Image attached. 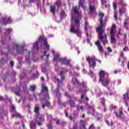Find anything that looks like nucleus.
I'll list each match as a JSON object with an SVG mask.
<instances>
[{
	"instance_id": "obj_31",
	"label": "nucleus",
	"mask_w": 129,
	"mask_h": 129,
	"mask_svg": "<svg viewBox=\"0 0 129 129\" xmlns=\"http://www.w3.org/2000/svg\"><path fill=\"white\" fill-rule=\"evenodd\" d=\"M60 124L61 126H65L66 125H67V122L63 120L61 122Z\"/></svg>"
},
{
	"instance_id": "obj_18",
	"label": "nucleus",
	"mask_w": 129,
	"mask_h": 129,
	"mask_svg": "<svg viewBox=\"0 0 129 129\" xmlns=\"http://www.w3.org/2000/svg\"><path fill=\"white\" fill-rule=\"evenodd\" d=\"M85 3V0H80L79 2V7H82V8L84 9V5L83 4Z\"/></svg>"
},
{
	"instance_id": "obj_44",
	"label": "nucleus",
	"mask_w": 129,
	"mask_h": 129,
	"mask_svg": "<svg viewBox=\"0 0 129 129\" xmlns=\"http://www.w3.org/2000/svg\"><path fill=\"white\" fill-rule=\"evenodd\" d=\"M106 122L108 124V125L112 126V124H113L112 121H111V123L110 124L109 123V121L108 120H106Z\"/></svg>"
},
{
	"instance_id": "obj_25",
	"label": "nucleus",
	"mask_w": 129,
	"mask_h": 129,
	"mask_svg": "<svg viewBox=\"0 0 129 129\" xmlns=\"http://www.w3.org/2000/svg\"><path fill=\"white\" fill-rule=\"evenodd\" d=\"M89 10H90V14H92V13H93V11H94L95 10V7H94L93 6H91V5L90 4Z\"/></svg>"
},
{
	"instance_id": "obj_37",
	"label": "nucleus",
	"mask_w": 129,
	"mask_h": 129,
	"mask_svg": "<svg viewBox=\"0 0 129 129\" xmlns=\"http://www.w3.org/2000/svg\"><path fill=\"white\" fill-rule=\"evenodd\" d=\"M99 15L100 16V19H103V17H104V14L102 12H100L99 13Z\"/></svg>"
},
{
	"instance_id": "obj_34",
	"label": "nucleus",
	"mask_w": 129,
	"mask_h": 129,
	"mask_svg": "<svg viewBox=\"0 0 129 129\" xmlns=\"http://www.w3.org/2000/svg\"><path fill=\"white\" fill-rule=\"evenodd\" d=\"M98 48L99 51H100V52H102V53H103L104 50H103V47H102V46L100 45L98 46Z\"/></svg>"
},
{
	"instance_id": "obj_56",
	"label": "nucleus",
	"mask_w": 129,
	"mask_h": 129,
	"mask_svg": "<svg viewBox=\"0 0 129 129\" xmlns=\"http://www.w3.org/2000/svg\"><path fill=\"white\" fill-rule=\"evenodd\" d=\"M7 77V76H6V75H5V76H4V77L3 78V81H4V82H6V79Z\"/></svg>"
},
{
	"instance_id": "obj_35",
	"label": "nucleus",
	"mask_w": 129,
	"mask_h": 129,
	"mask_svg": "<svg viewBox=\"0 0 129 129\" xmlns=\"http://www.w3.org/2000/svg\"><path fill=\"white\" fill-rule=\"evenodd\" d=\"M114 18L115 21H117V12L116 11L114 12Z\"/></svg>"
},
{
	"instance_id": "obj_62",
	"label": "nucleus",
	"mask_w": 129,
	"mask_h": 129,
	"mask_svg": "<svg viewBox=\"0 0 129 129\" xmlns=\"http://www.w3.org/2000/svg\"><path fill=\"white\" fill-rule=\"evenodd\" d=\"M85 27H88V22H87V21L85 22Z\"/></svg>"
},
{
	"instance_id": "obj_6",
	"label": "nucleus",
	"mask_w": 129,
	"mask_h": 129,
	"mask_svg": "<svg viewBox=\"0 0 129 129\" xmlns=\"http://www.w3.org/2000/svg\"><path fill=\"white\" fill-rule=\"evenodd\" d=\"M14 48L16 49L17 54H19L20 55H23L25 50H27L24 49V48H25V45H19L18 44H16L14 46Z\"/></svg>"
},
{
	"instance_id": "obj_14",
	"label": "nucleus",
	"mask_w": 129,
	"mask_h": 129,
	"mask_svg": "<svg viewBox=\"0 0 129 129\" xmlns=\"http://www.w3.org/2000/svg\"><path fill=\"white\" fill-rule=\"evenodd\" d=\"M129 91L127 90V92L123 95V99L124 100H128L129 99Z\"/></svg>"
},
{
	"instance_id": "obj_13",
	"label": "nucleus",
	"mask_w": 129,
	"mask_h": 129,
	"mask_svg": "<svg viewBox=\"0 0 129 129\" xmlns=\"http://www.w3.org/2000/svg\"><path fill=\"white\" fill-rule=\"evenodd\" d=\"M59 88H60V87L58 86L55 91L56 96L57 98L61 97V93H60V90H59Z\"/></svg>"
},
{
	"instance_id": "obj_3",
	"label": "nucleus",
	"mask_w": 129,
	"mask_h": 129,
	"mask_svg": "<svg viewBox=\"0 0 129 129\" xmlns=\"http://www.w3.org/2000/svg\"><path fill=\"white\" fill-rule=\"evenodd\" d=\"M54 61H56V65H58V61H59L61 62V65H69L70 66V61L71 59H67V57L61 58L60 57V55L55 56L54 58Z\"/></svg>"
},
{
	"instance_id": "obj_58",
	"label": "nucleus",
	"mask_w": 129,
	"mask_h": 129,
	"mask_svg": "<svg viewBox=\"0 0 129 129\" xmlns=\"http://www.w3.org/2000/svg\"><path fill=\"white\" fill-rule=\"evenodd\" d=\"M32 76H33V79H36L37 75H36L35 74H34L32 75Z\"/></svg>"
},
{
	"instance_id": "obj_40",
	"label": "nucleus",
	"mask_w": 129,
	"mask_h": 129,
	"mask_svg": "<svg viewBox=\"0 0 129 129\" xmlns=\"http://www.w3.org/2000/svg\"><path fill=\"white\" fill-rule=\"evenodd\" d=\"M55 5L57 6V8H60V7H61V3L59 2H56Z\"/></svg>"
},
{
	"instance_id": "obj_30",
	"label": "nucleus",
	"mask_w": 129,
	"mask_h": 129,
	"mask_svg": "<svg viewBox=\"0 0 129 129\" xmlns=\"http://www.w3.org/2000/svg\"><path fill=\"white\" fill-rule=\"evenodd\" d=\"M30 89L31 91L34 92L36 90V86L32 85L30 86Z\"/></svg>"
},
{
	"instance_id": "obj_46",
	"label": "nucleus",
	"mask_w": 129,
	"mask_h": 129,
	"mask_svg": "<svg viewBox=\"0 0 129 129\" xmlns=\"http://www.w3.org/2000/svg\"><path fill=\"white\" fill-rule=\"evenodd\" d=\"M95 44L96 45V46L99 47V46H100V42H99V41H97L95 42Z\"/></svg>"
},
{
	"instance_id": "obj_12",
	"label": "nucleus",
	"mask_w": 129,
	"mask_h": 129,
	"mask_svg": "<svg viewBox=\"0 0 129 129\" xmlns=\"http://www.w3.org/2000/svg\"><path fill=\"white\" fill-rule=\"evenodd\" d=\"M99 81H100L102 79H104V78L105 77V72H104V71H100L99 73Z\"/></svg>"
},
{
	"instance_id": "obj_42",
	"label": "nucleus",
	"mask_w": 129,
	"mask_h": 129,
	"mask_svg": "<svg viewBox=\"0 0 129 129\" xmlns=\"http://www.w3.org/2000/svg\"><path fill=\"white\" fill-rule=\"evenodd\" d=\"M65 96H67V97H69V98H70V99H71L72 97L69 94H68V93L66 92L64 94Z\"/></svg>"
},
{
	"instance_id": "obj_61",
	"label": "nucleus",
	"mask_w": 129,
	"mask_h": 129,
	"mask_svg": "<svg viewBox=\"0 0 129 129\" xmlns=\"http://www.w3.org/2000/svg\"><path fill=\"white\" fill-rule=\"evenodd\" d=\"M65 113H66V117H69V115L68 112L66 111V112H65Z\"/></svg>"
},
{
	"instance_id": "obj_16",
	"label": "nucleus",
	"mask_w": 129,
	"mask_h": 129,
	"mask_svg": "<svg viewBox=\"0 0 129 129\" xmlns=\"http://www.w3.org/2000/svg\"><path fill=\"white\" fill-rule=\"evenodd\" d=\"M100 103L101 106H105V99L104 98H101L100 99Z\"/></svg>"
},
{
	"instance_id": "obj_32",
	"label": "nucleus",
	"mask_w": 129,
	"mask_h": 129,
	"mask_svg": "<svg viewBox=\"0 0 129 129\" xmlns=\"http://www.w3.org/2000/svg\"><path fill=\"white\" fill-rule=\"evenodd\" d=\"M5 30L9 35H10V34H11V32H13V29L11 28L6 29Z\"/></svg>"
},
{
	"instance_id": "obj_20",
	"label": "nucleus",
	"mask_w": 129,
	"mask_h": 129,
	"mask_svg": "<svg viewBox=\"0 0 129 129\" xmlns=\"http://www.w3.org/2000/svg\"><path fill=\"white\" fill-rule=\"evenodd\" d=\"M47 127L48 129H53V123L52 122V121H51V120L49 121V123L47 125Z\"/></svg>"
},
{
	"instance_id": "obj_21",
	"label": "nucleus",
	"mask_w": 129,
	"mask_h": 129,
	"mask_svg": "<svg viewBox=\"0 0 129 129\" xmlns=\"http://www.w3.org/2000/svg\"><path fill=\"white\" fill-rule=\"evenodd\" d=\"M72 83L75 86H76V84H77L78 85H80L79 81H78V80H77V79L76 78H75V81L74 80H72Z\"/></svg>"
},
{
	"instance_id": "obj_49",
	"label": "nucleus",
	"mask_w": 129,
	"mask_h": 129,
	"mask_svg": "<svg viewBox=\"0 0 129 129\" xmlns=\"http://www.w3.org/2000/svg\"><path fill=\"white\" fill-rule=\"evenodd\" d=\"M94 128V124H92L88 129Z\"/></svg>"
},
{
	"instance_id": "obj_36",
	"label": "nucleus",
	"mask_w": 129,
	"mask_h": 129,
	"mask_svg": "<svg viewBox=\"0 0 129 129\" xmlns=\"http://www.w3.org/2000/svg\"><path fill=\"white\" fill-rule=\"evenodd\" d=\"M113 7L115 12H116V10H117V6L116 3H113Z\"/></svg>"
},
{
	"instance_id": "obj_11",
	"label": "nucleus",
	"mask_w": 129,
	"mask_h": 129,
	"mask_svg": "<svg viewBox=\"0 0 129 129\" xmlns=\"http://www.w3.org/2000/svg\"><path fill=\"white\" fill-rule=\"evenodd\" d=\"M2 20L3 21V24L5 25V26H6V25L7 24H12V19H11L10 17H9L7 20L5 18H3Z\"/></svg>"
},
{
	"instance_id": "obj_24",
	"label": "nucleus",
	"mask_w": 129,
	"mask_h": 129,
	"mask_svg": "<svg viewBox=\"0 0 129 129\" xmlns=\"http://www.w3.org/2000/svg\"><path fill=\"white\" fill-rule=\"evenodd\" d=\"M70 105L71 107H75V102L72 99H70L69 100Z\"/></svg>"
},
{
	"instance_id": "obj_47",
	"label": "nucleus",
	"mask_w": 129,
	"mask_h": 129,
	"mask_svg": "<svg viewBox=\"0 0 129 129\" xmlns=\"http://www.w3.org/2000/svg\"><path fill=\"white\" fill-rule=\"evenodd\" d=\"M86 106L88 108H92V106L90 105L88 103H86Z\"/></svg>"
},
{
	"instance_id": "obj_60",
	"label": "nucleus",
	"mask_w": 129,
	"mask_h": 129,
	"mask_svg": "<svg viewBox=\"0 0 129 129\" xmlns=\"http://www.w3.org/2000/svg\"><path fill=\"white\" fill-rule=\"evenodd\" d=\"M61 105H63V106H64L65 107V106H66V102H63L62 103H61Z\"/></svg>"
},
{
	"instance_id": "obj_51",
	"label": "nucleus",
	"mask_w": 129,
	"mask_h": 129,
	"mask_svg": "<svg viewBox=\"0 0 129 129\" xmlns=\"http://www.w3.org/2000/svg\"><path fill=\"white\" fill-rule=\"evenodd\" d=\"M37 1L38 0H29V3H36V2H37Z\"/></svg>"
},
{
	"instance_id": "obj_8",
	"label": "nucleus",
	"mask_w": 129,
	"mask_h": 129,
	"mask_svg": "<svg viewBox=\"0 0 129 129\" xmlns=\"http://www.w3.org/2000/svg\"><path fill=\"white\" fill-rule=\"evenodd\" d=\"M87 61H88L89 64H90V67L94 68L96 66V60L93 59V58L88 56L86 58Z\"/></svg>"
},
{
	"instance_id": "obj_5",
	"label": "nucleus",
	"mask_w": 129,
	"mask_h": 129,
	"mask_svg": "<svg viewBox=\"0 0 129 129\" xmlns=\"http://www.w3.org/2000/svg\"><path fill=\"white\" fill-rule=\"evenodd\" d=\"M116 28V26L113 24L111 28L110 31V43L113 45H115L116 44V39L114 37V29Z\"/></svg>"
},
{
	"instance_id": "obj_52",
	"label": "nucleus",
	"mask_w": 129,
	"mask_h": 129,
	"mask_svg": "<svg viewBox=\"0 0 129 129\" xmlns=\"http://www.w3.org/2000/svg\"><path fill=\"white\" fill-rule=\"evenodd\" d=\"M118 35H120V36H122V34H121V33L120 29L118 30V34L117 35V36H118Z\"/></svg>"
},
{
	"instance_id": "obj_39",
	"label": "nucleus",
	"mask_w": 129,
	"mask_h": 129,
	"mask_svg": "<svg viewBox=\"0 0 129 129\" xmlns=\"http://www.w3.org/2000/svg\"><path fill=\"white\" fill-rule=\"evenodd\" d=\"M119 13L120 14V15H122V14H124L125 13V11H123L122 10V9H120L119 10Z\"/></svg>"
},
{
	"instance_id": "obj_2",
	"label": "nucleus",
	"mask_w": 129,
	"mask_h": 129,
	"mask_svg": "<svg viewBox=\"0 0 129 129\" xmlns=\"http://www.w3.org/2000/svg\"><path fill=\"white\" fill-rule=\"evenodd\" d=\"M80 20H81V16H79V18L75 20V25L72 24L70 32L72 34H76L77 36H79V29L80 28Z\"/></svg>"
},
{
	"instance_id": "obj_59",
	"label": "nucleus",
	"mask_w": 129,
	"mask_h": 129,
	"mask_svg": "<svg viewBox=\"0 0 129 129\" xmlns=\"http://www.w3.org/2000/svg\"><path fill=\"white\" fill-rule=\"evenodd\" d=\"M73 115H74V118H76V117H77L78 116V113H77V114L74 113Z\"/></svg>"
},
{
	"instance_id": "obj_4",
	"label": "nucleus",
	"mask_w": 129,
	"mask_h": 129,
	"mask_svg": "<svg viewBox=\"0 0 129 129\" xmlns=\"http://www.w3.org/2000/svg\"><path fill=\"white\" fill-rule=\"evenodd\" d=\"M43 42V46H45L46 49H49L50 48V45L48 44V41H47V38L43 36H40L39 37V41L35 42L36 50L38 51L39 50V42Z\"/></svg>"
},
{
	"instance_id": "obj_55",
	"label": "nucleus",
	"mask_w": 129,
	"mask_h": 129,
	"mask_svg": "<svg viewBox=\"0 0 129 129\" xmlns=\"http://www.w3.org/2000/svg\"><path fill=\"white\" fill-rule=\"evenodd\" d=\"M46 54H47V51H44V55L41 56L42 59H43V58H44V56H46Z\"/></svg>"
},
{
	"instance_id": "obj_26",
	"label": "nucleus",
	"mask_w": 129,
	"mask_h": 129,
	"mask_svg": "<svg viewBox=\"0 0 129 129\" xmlns=\"http://www.w3.org/2000/svg\"><path fill=\"white\" fill-rule=\"evenodd\" d=\"M114 113L116 114V116H117V117H120L122 114H123V112H122V111L120 110L119 114H117V112H116V111H115Z\"/></svg>"
},
{
	"instance_id": "obj_28",
	"label": "nucleus",
	"mask_w": 129,
	"mask_h": 129,
	"mask_svg": "<svg viewBox=\"0 0 129 129\" xmlns=\"http://www.w3.org/2000/svg\"><path fill=\"white\" fill-rule=\"evenodd\" d=\"M30 126L31 129H35V127H36V124L33 122H31L30 123Z\"/></svg>"
},
{
	"instance_id": "obj_48",
	"label": "nucleus",
	"mask_w": 129,
	"mask_h": 129,
	"mask_svg": "<svg viewBox=\"0 0 129 129\" xmlns=\"http://www.w3.org/2000/svg\"><path fill=\"white\" fill-rule=\"evenodd\" d=\"M107 50H108V51L109 52V53H111V52H112V49H111V48H110V47H108L107 48Z\"/></svg>"
},
{
	"instance_id": "obj_9",
	"label": "nucleus",
	"mask_w": 129,
	"mask_h": 129,
	"mask_svg": "<svg viewBox=\"0 0 129 129\" xmlns=\"http://www.w3.org/2000/svg\"><path fill=\"white\" fill-rule=\"evenodd\" d=\"M110 80L108 78L103 79L99 81V82H101L103 86L107 87V86L109 84Z\"/></svg>"
},
{
	"instance_id": "obj_57",
	"label": "nucleus",
	"mask_w": 129,
	"mask_h": 129,
	"mask_svg": "<svg viewBox=\"0 0 129 129\" xmlns=\"http://www.w3.org/2000/svg\"><path fill=\"white\" fill-rule=\"evenodd\" d=\"M56 124L59 125L60 124V119H58L56 121Z\"/></svg>"
},
{
	"instance_id": "obj_54",
	"label": "nucleus",
	"mask_w": 129,
	"mask_h": 129,
	"mask_svg": "<svg viewBox=\"0 0 129 129\" xmlns=\"http://www.w3.org/2000/svg\"><path fill=\"white\" fill-rule=\"evenodd\" d=\"M104 107V112H106V110H107V108H106V105L105 106H103Z\"/></svg>"
},
{
	"instance_id": "obj_43",
	"label": "nucleus",
	"mask_w": 129,
	"mask_h": 129,
	"mask_svg": "<svg viewBox=\"0 0 129 129\" xmlns=\"http://www.w3.org/2000/svg\"><path fill=\"white\" fill-rule=\"evenodd\" d=\"M117 5L119 6H123V5H124V3H123V1H120V3H117Z\"/></svg>"
},
{
	"instance_id": "obj_15",
	"label": "nucleus",
	"mask_w": 129,
	"mask_h": 129,
	"mask_svg": "<svg viewBox=\"0 0 129 129\" xmlns=\"http://www.w3.org/2000/svg\"><path fill=\"white\" fill-rule=\"evenodd\" d=\"M80 122L81 123L80 129H87L85 126V121L84 120H80Z\"/></svg>"
},
{
	"instance_id": "obj_27",
	"label": "nucleus",
	"mask_w": 129,
	"mask_h": 129,
	"mask_svg": "<svg viewBox=\"0 0 129 129\" xmlns=\"http://www.w3.org/2000/svg\"><path fill=\"white\" fill-rule=\"evenodd\" d=\"M36 122L42 121V117L38 115L36 117Z\"/></svg>"
},
{
	"instance_id": "obj_45",
	"label": "nucleus",
	"mask_w": 129,
	"mask_h": 129,
	"mask_svg": "<svg viewBox=\"0 0 129 129\" xmlns=\"http://www.w3.org/2000/svg\"><path fill=\"white\" fill-rule=\"evenodd\" d=\"M20 92H21L20 91H18L17 92H15V93H16V95H17L18 96H20L21 95Z\"/></svg>"
},
{
	"instance_id": "obj_10",
	"label": "nucleus",
	"mask_w": 129,
	"mask_h": 129,
	"mask_svg": "<svg viewBox=\"0 0 129 129\" xmlns=\"http://www.w3.org/2000/svg\"><path fill=\"white\" fill-rule=\"evenodd\" d=\"M50 97H49V95L48 94H44L43 96V98L40 99V100H46V103H45V105L47 106V107H50L51 106V104L47 100V99H49Z\"/></svg>"
},
{
	"instance_id": "obj_1",
	"label": "nucleus",
	"mask_w": 129,
	"mask_h": 129,
	"mask_svg": "<svg viewBox=\"0 0 129 129\" xmlns=\"http://www.w3.org/2000/svg\"><path fill=\"white\" fill-rule=\"evenodd\" d=\"M100 26L96 28V32L98 33V38L103 43V45H105L108 44L107 41V34L105 33V29H103L104 24H103V19H99Z\"/></svg>"
},
{
	"instance_id": "obj_23",
	"label": "nucleus",
	"mask_w": 129,
	"mask_h": 129,
	"mask_svg": "<svg viewBox=\"0 0 129 129\" xmlns=\"http://www.w3.org/2000/svg\"><path fill=\"white\" fill-rule=\"evenodd\" d=\"M73 10L74 12V13L75 15H78V16H79V12H78V9L77 6H75V7H73Z\"/></svg>"
},
{
	"instance_id": "obj_63",
	"label": "nucleus",
	"mask_w": 129,
	"mask_h": 129,
	"mask_svg": "<svg viewBox=\"0 0 129 129\" xmlns=\"http://www.w3.org/2000/svg\"><path fill=\"white\" fill-rule=\"evenodd\" d=\"M42 107L44 109V108H45V107H46V104H43Z\"/></svg>"
},
{
	"instance_id": "obj_7",
	"label": "nucleus",
	"mask_w": 129,
	"mask_h": 129,
	"mask_svg": "<svg viewBox=\"0 0 129 129\" xmlns=\"http://www.w3.org/2000/svg\"><path fill=\"white\" fill-rule=\"evenodd\" d=\"M62 74H63V71H61L59 73L60 76H61V80H60V79H59V78H57V77L56 76H54L55 81L57 82L58 87H60V85L62 84V83H63V82L62 81V80H64V79H65V77H63Z\"/></svg>"
},
{
	"instance_id": "obj_38",
	"label": "nucleus",
	"mask_w": 129,
	"mask_h": 129,
	"mask_svg": "<svg viewBox=\"0 0 129 129\" xmlns=\"http://www.w3.org/2000/svg\"><path fill=\"white\" fill-rule=\"evenodd\" d=\"M16 110V107L15 106L12 105V108L10 109V112H14V111Z\"/></svg>"
},
{
	"instance_id": "obj_17",
	"label": "nucleus",
	"mask_w": 129,
	"mask_h": 129,
	"mask_svg": "<svg viewBox=\"0 0 129 129\" xmlns=\"http://www.w3.org/2000/svg\"><path fill=\"white\" fill-rule=\"evenodd\" d=\"M11 116L12 117H19V118H22V115L17 112H16L15 114H12Z\"/></svg>"
},
{
	"instance_id": "obj_29",
	"label": "nucleus",
	"mask_w": 129,
	"mask_h": 129,
	"mask_svg": "<svg viewBox=\"0 0 129 129\" xmlns=\"http://www.w3.org/2000/svg\"><path fill=\"white\" fill-rule=\"evenodd\" d=\"M60 17L61 18H65L66 17V14L65 13V11L62 10L60 13Z\"/></svg>"
},
{
	"instance_id": "obj_41",
	"label": "nucleus",
	"mask_w": 129,
	"mask_h": 129,
	"mask_svg": "<svg viewBox=\"0 0 129 129\" xmlns=\"http://www.w3.org/2000/svg\"><path fill=\"white\" fill-rule=\"evenodd\" d=\"M61 71H62V73L66 72V73H67V72H68V70L66 68H61Z\"/></svg>"
},
{
	"instance_id": "obj_33",
	"label": "nucleus",
	"mask_w": 129,
	"mask_h": 129,
	"mask_svg": "<svg viewBox=\"0 0 129 129\" xmlns=\"http://www.w3.org/2000/svg\"><path fill=\"white\" fill-rule=\"evenodd\" d=\"M83 109V106H77V111H80L81 110H82Z\"/></svg>"
},
{
	"instance_id": "obj_50",
	"label": "nucleus",
	"mask_w": 129,
	"mask_h": 129,
	"mask_svg": "<svg viewBox=\"0 0 129 129\" xmlns=\"http://www.w3.org/2000/svg\"><path fill=\"white\" fill-rule=\"evenodd\" d=\"M57 103L59 104L61 103V99H60V97L57 98Z\"/></svg>"
},
{
	"instance_id": "obj_53",
	"label": "nucleus",
	"mask_w": 129,
	"mask_h": 129,
	"mask_svg": "<svg viewBox=\"0 0 129 129\" xmlns=\"http://www.w3.org/2000/svg\"><path fill=\"white\" fill-rule=\"evenodd\" d=\"M11 67H14V64H15V62H14V61H11L10 62Z\"/></svg>"
},
{
	"instance_id": "obj_22",
	"label": "nucleus",
	"mask_w": 129,
	"mask_h": 129,
	"mask_svg": "<svg viewBox=\"0 0 129 129\" xmlns=\"http://www.w3.org/2000/svg\"><path fill=\"white\" fill-rule=\"evenodd\" d=\"M34 112L37 114V115H40V108L39 107L36 106L34 109Z\"/></svg>"
},
{
	"instance_id": "obj_19",
	"label": "nucleus",
	"mask_w": 129,
	"mask_h": 129,
	"mask_svg": "<svg viewBox=\"0 0 129 129\" xmlns=\"http://www.w3.org/2000/svg\"><path fill=\"white\" fill-rule=\"evenodd\" d=\"M50 13H52V14L54 15L55 14V12H56V7L50 6Z\"/></svg>"
},
{
	"instance_id": "obj_64",
	"label": "nucleus",
	"mask_w": 129,
	"mask_h": 129,
	"mask_svg": "<svg viewBox=\"0 0 129 129\" xmlns=\"http://www.w3.org/2000/svg\"><path fill=\"white\" fill-rule=\"evenodd\" d=\"M38 123V125L39 126H41V125H42V122H37Z\"/></svg>"
}]
</instances>
